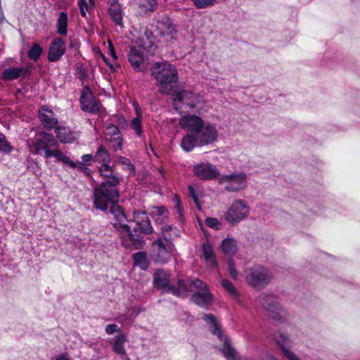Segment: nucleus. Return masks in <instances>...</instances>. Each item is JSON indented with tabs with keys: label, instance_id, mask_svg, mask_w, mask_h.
<instances>
[{
	"label": "nucleus",
	"instance_id": "nucleus-1",
	"mask_svg": "<svg viewBox=\"0 0 360 360\" xmlns=\"http://www.w3.org/2000/svg\"><path fill=\"white\" fill-rule=\"evenodd\" d=\"M98 171L103 181L94 188L93 203L96 210L105 212L109 207V202L119 200L118 186L121 177L114 166L110 165H101Z\"/></svg>",
	"mask_w": 360,
	"mask_h": 360
},
{
	"label": "nucleus",
	"instance_id": "nucleus-2",
	"mask_svg": "<svg viewBox=\"0 0 360 360\" xmlns=\"http://www.w3.org/2000/svg\"><path fill=\"white\" fill-rule=\"evenodd\" d=\"M152 75L160 82V91L165 94H172L174 103L183 102L192 95L191 91H179L176 86L178 82V72L176 67L167 62H155L150 68ZM174 109L179 108L174 103Z\"/></svg>",
	"mask_w": 360,
	"mask_h": 360
},
{
	"label": "nucleus",
	"instance_id": "nucleus-3",
	"mask_svg": "<svg viewBox=\"0 0 360 360\" xmlns=\"http://www.w3.org/2000/svg\"><path fill=\"white\" fill-rule=\"evenodd\" d=\"M118 201L109 202L110 212L113 216L115 222H111L113 228L118 232L121 243L126 249L141 250L146 244L143 236L133 235L131 233V226L127 222H130L121 206L117 205Z\"/></svg>",
	"mask_w": 360,
	"mask_h": 360
},
{
	"label": "nucleus",
	"instance_id": "nucleus-4",
	"mask_svg": "<svg viewBox=\"0 0 360 360\" xmlns=\"http://www.w3.org/2000/svg\"><path fill=\"white\" fill-rule=\"evenodd\" d=\"M171 274L169 271L158 269L153 274V283L154 287L163 292L169 293L175 297L185 298L191 290L186 281L178 278L175 283L171 284Z\"/></svg>",
	"mask_w": 360,
	"mask_h": 360
},
{
	"label": "nucleus",
	"instance_id": "nucleus-5",
	"mask_svg": "<svg viewBox=\"0 0 360 360\" xmlns=\"http://www.w3.org/2000/svg\"><path fill=\"white\" fill-rule=\"evenodd\" d=\"M218 131L214 125L207 122L195 134H187L181 142V147L185 152H191L195 147H202L217 141Z\"/></svg>",
	"mask_w": 360,
	"mask_h": 360
},
{
	"label": "nucleus",
	"instance_id": "nucleus-6",
	"mask_svg": "<svg viewBox=\"0 0 360 360\" xmlns=\"http://www.w3.org/2000/svg\"><path fill=\"white\" fill-rule=\"evenodd\" d=\"M39 136L41 138L33 146L35 153L41 155L44 152L45 158L54 157L57 160L67 165L69 158L57 149L58 143L53 135L46 131H39Z\"/></svg>",
	"mask_w": 360,
	"mask_h": 360
},
{
	"label": "nucleus",
	"instance_id": "nucleus-7",
	"mask_svg": "<svg viewBox=\"0 0 360 360\" xmlns=\"http://www.w3.org/2000/svg\"><path fill=\"white\" fill-rule=\"evenodd\" d=\"M259 302L266 311L267 316L277 323H283L288 319V314L285 309L279 304L277 297L271 294H262Z\"/></svg>",
	"mask_w": 360,
	"mask_h": 360
},
{
	"label": "nucleus",
	"instance_id": "nucleus-8",
	"mask_svg": "<svg viewBox=\"0 0 360 360\" xmlns=\"http://www.w3.org/2000/svg\"><path fill=\"white\" fill-rule=\"evenodd\" d=\"M203 320L209 325L210 331L218 339L224 342L221 348L225 358L227 360H239L237 352L231 346L230 340L224 335L219 324L217 323L216 317L212 314H205L203 316Z\"/></svg>",
	"mask_w": 360,
	"mask_h": 360
},
{
	"label": "nucleus",
	"instance_id": "nucleus-9",
	"mask_svg": "<svg viewBox=\"0 0 360 360\" xmlns=\"http://www.w3.org/2000/svg\"><path fill=\"white\" fill-rule=\"evenodd\" d=\"M187 283L191 290L190 292L193 291V288L198 290L192 295L191 301L201 308L207 309L214 301V296L207 284L199 278L190 279Z\"/></svg>",
	"mask_w": 360,
	"mask_h": 360
},
{
	"label": "nucleus",
	"instance_id": "nucleus-10",
	"mask_svg": "<svg viewBox=\"0 0 360 360\" xmlns=\"http://www.w3.org/2000/svg\"><path fill=\"white\" fill-rule=\"evenodd\" d=\"M272 275L262 265H254L249 269L246 276L248 283L254 288L263 289L271 282Z\"/></svg>",
	"mask_w": 360,
	"mask_h": 360
},
{
	"label": "nucleus",
	"instance_id": "nucleus-11",
	"mask_svg": "<svg viewBox=\"0 0 360 360\" xmlns=\"http://www.w3.org/2000/svg\"><path fill=\"white\" fill-rule=\"evenodd\" d=\"M250 213V207L244 200L234 201L226 212L225 219L235 225L247 218Z\"/></svg>",
	"mask_w": 360,
	"mask_h": 360
},
{
	"label": "nucleus",
	"instance_id": "nucleus-12",
	"mask_svg": "<svg viewBox=\"0 0 360 360\" xmlns=\"http://www.w3.org/2000/svg\"><path fill=\"white\" fill-rule=\"evenodd\" d=\"M247 174L244 172L233 173L219 176V184H226L224 189L229 192L236 193L247 186Z\"/></svg>",
	"mask_w": 360,
	"mask_h": 360
},
{
	"label": "nucleus",
	"instance_id": "nucleus-13",
	"mask_svg": "<svg viewBox=\"0 0 360 360\" xmlns=\"http://www.w3.org/2000/svg\"><path fill=\"white\" fill-rule=\"evenodd\" d=\"M133 218L136 224L133 229H131V233L133 235L143 236L142 234L149 235L153 232V228L146 212L135 210Z\"/></svg>",
	"mask_w": 360,
	"mask_h": 360
},
{
	"label": "nucleus",
	"instance_id": "nucleus-14",
	"mask_svg": "<svg viewBox=\"0 0 360 360\" xmlns=\"http://www.w3.org/2000/svg\"><path fill=\"white\" fill-rule=\"evenodd\" d=\"M173 245L166 246L162 239L155 240L151 247L150 257L156 264H164L171 259V250Z\"/></svg>",
	"mask_w": 360,
	"mask_h": 360
},
{
	"label": "nucleus",
	"instance_id": "nucleus-15",
	"mask_svg": "<svg viewBox=\"0 0 360 360\" xmlns=\"http://www.w3.org/2000/svg\"><path fill=\"white\" fill-rule=\"evenodd\" d=\"M127 59L136 72H144L148 69L149 61L140 49L130 46L127 53Z\"/></svg>",
	"mask_w": 360,
	"mask_h": 360
},
{
	"label": "nucleus",
	"instance_id": "nucleus-16",
	"mask_svg": "<svg viewBox=\"0 0 360 360\" xmlns=\"http://www.w3.org/2000/svg\"><path fill=\"white\" fill-rule=\"evenodd\" d=\"M195 175L201 180H212L220 175L215 165L210 162L197 164L193 167Z\"/></svg>",
	"mask_w": 360,
	"mask_h": 360
},
{
	"label": "nucleus",
	"instance_id": "nucleus-17",
	"mask_svg": "<svg viewBox=\"0 0 360 360\" xmlns=\"http://www.w3.org/2000/svg\"><path fill=\"white\" fill-rule=\"evenodd\" d=\"M179 124L183 129H186L190 132L189 134H195L206 123L197 115H187L180 119Z\"/></svg>",
	"mask_w": 360,
	"mask_h": 360
},
{
	"label": "nucleus",
	"instance_id": "nucleus-18",
	"mask_svg": "<svg viewBox=\"0 0 360 360\" xmlns=\"http://www.w3.org/2000/svg\"><path fill=\"white\" fill-rule=\"evenodd\" d=\"M39 118L46 130L55 129L58 123L53 111L46 105H43L39 110Z\"/></svg>",
	"mask_w": 360,
	"mask_h": 360
},
{
	"label": "nucleus",
	"instance_id": "nucleus-19",
	"mask_svg": "<svg viewBox=\"0 0 360 360\" xmlns=\"http://www.w3.org/2000/svg\"><path fill=\"white\" fill-rule=\"evenodd\" d=\"M65 41L60 37H56L51 42L48 51V59L50 62L58 61L65 53Z\"/></svg>",
	"mask_w": 360,
	"mask_h": 360
},
{
	"label": "nucleus",
	"instance_id": "nucleus-20",
	"mask_svg": "<svg viewBox=\"0 0 360 360\" xmlns=\"http://www.w3.org/2000/svg\"><path fill=\"white\" fill-rule=\"evenodd\" d=\"M55 133L57 139L62 143H72L75 140V132L69 127L58 126L55 128Z\"/></svg>",
	"mask_w": 360,
	"mask_h": 360
},
{
	"label": "nucleus",
	"instance_id": "nucleus-21",
	"mask_svg": "<svg viewBox=\"0 0 360 360\" xmlns=\"http://www.w3.org/2000/svg\"><path fill=\"white\" fill-rule=\"evenodd\" d=\"M79 102L81 108L84 112H89L94 114H98L100 112L101 105L94 96L79 101Z\"/></svg>",
	"mask_w": 360,
	"mask_h": 360
},
{
	"label": "nucleus",
	"instance_id": "nucleus-22",
	"mask_svg": "<svg viewBox=\"0 0 360 360\" xmlns=\"http://www.w3.org/2000/svg\"><path fill=\"white\" fill-rule=\"evenodd\" d=\"M105 134L113 137L117 141V146H113L115 150H120L122 146V138L117 126L114 124H108L105 129Z\"/></svg>",
	"mask_w": 360,
	"mask_h": 360
},
{
	"label": "nucleus",
	"instance_id": "nucleus-23",
	"mask_svg": "<svg viewBox=\"0 0 360 360\" xmlns=\"http://www.w3.org/2000/svg\"><path fill=\"white\" fill-rule=\"evenodd\" d=\"M162 235L166 241L172 242L176 238L180 236L179 229L169 224H165L161 228Z\"/></svg>",
	"mask_w": 360,
	"mask_h": 360
},
{
	"label": "nucleus",
	"instance_id": "nucleus-24",
	"mask_svg": "<svg viewBox=\"0 0 360 360\" xmlns=\"http://www.w3.org/2000/svg\"><path fill=\"white\" fill-rule=\"evenodd\" d=\"M148 214L156 223L162 224L168 217L169 212L165 207L160 206L153 208Z\"/></svg>",
	"mask_w": 360,
	"mask_h": 360
},
{
	"label": "nucleus",
	"instance_id": "nucleus-25",
	"mask_svg": "<svg viewBox=\"0 0 360 360\" xmlns=\"http://www.w3.org/2000/svg\"><path fill=\"white\" fill-rule=\"evenodd\" d=\"M202 255L206 261H210L212 267H217V262L214 256L212 245L209 241L202 244Z\"/></svg>",
	"mask_w": 360,
	"mask_h": 360
},
{
	"label": "nucleus",
	"instance_id": "nucleus-26",
	"mask_svg": "<svg viewBox=\"0 0 360 360\" xmlns=\"http://www.w3.org/2000/svg\"><path fill=\"white\" fill-rule=\"evenodd\" d=\"M126 342V338L123 334L117 335L112 345V350L117 355L120 356L122 359L126 356V351L124 345Z\"/></svg>",
	"mask_w": 360,
	"mask_h": 360
},
{
	"label": "nucleus",
	"instance_id": "nucleus-27",
	"mask_svg": "<svg viewBox=\"0 0 360 360\" xmlns=\"http://www.w3.org/2000/svg\"><path fill=\"white\" fill-rule=\"evenodd\" d=\"M26 70L23 68H8L2 72V77L6 80H13L25 74Z\"/></svg>",
	"mask_w": 360,
	"mask_h": 360
},
{
	"label": "nucleus",
	"instance_id": "nucleus-28",
	"mask_svg": "<svg viewBox=\"0 0 360 360\" xmlns=\"http://www.w3.org/2000/svg\"><path fill=\"white\" fill-rule=\"evenodd\" d=\"M94 160L95 162H101V165H109V163L111 161L110 155L108 153V151L106 150V148L103 146L101 145L94 156Z\"/></svg>",
	"mask_w": 360,
	"mask_h": 360
},
{
	"label": "nucleus",
	"instance_id": "nucleus-29",
	"mask_svg": "<svg viewBox=\"0 0 360 360\" xmlns=\"http://www.w3.org/2000/svg\"><path fill=\"white\" fill-rule=\"evenodd\" d=\"M134 264L138 266L141 270L146 271L148 268L149 263L147 255L145 252H137L132 256Z\"/></svg>",
	"mask_w": 360,
	"mask_h": 360
},
{
	"label": "nucleus",
	"instance_id": "nucleus-30",
	"mask_svg": "<svg viewBox=\"0 0 360 360\" xmlns=\"http://www.w3.org/2000/svg\"><path fill=\"white\" fill-rule=\"evenodd\" d=\"M221 248L226 254L235 255L238 250L237 242L234 238H227L221 242Z\"/></svg>",
	"mask_w": 360,
	"mask_h": 360
},
{
	"label": "nucleus",
	"instance_id": "nucleus-31",
	"mask_svg": "<svg viewBox=\"0 0 360 360\" xmlns=\"http://www.w3.org/2000/svg\"><path fill=\"white\" fill-rule=\"evenodd\" d=\"M56 28L58 34L65 35L68 32V15L66 13L61 11L59 13L56 22Z\"/></svg>",
	"mask_w": 360,
	"mask_h": 360
},
{
	"label": "nucleus",
	"instance_id": "nucleus-32",
	"mask_svg": "<svg viewBox=\"0 0 360 360\" xmlns=\"http://www.w3.org/2000/svg\"><path fill=\"white\" fill-rule=\"evenodd\" d=\"M108 12L112 20L115 22L116 25L120 26L123 25V18L122 11L119 6H115L110 8Z\"/></svg>",
	"mask_w": 360,
	"mask_h": 360
},
{
	"label": "nucleus",
	"instance_id": "nucleus-33",
	"mask_svg": "<svg viewBox=\"0 0 360 360\" xmlns=\"http://www.w3.org/2000/svg\"><path fill=\"white\" fill-rule=\"evenodd\" d=\"M14 150L6 136L0 132V153L9 155Z\"/></svg>",
	"mask_w": 360,
	"mask_h": 360
},
{
	"label": "nucleus",
	"instance_id": "nucleus-34",
	"mask_svg": "<svg viewBox=\"0 0 360 360\" xmlns=\"http://www.w3.org/2000/svg\"><path fill=\"white\" fill-rule=\"evenodd\" d=\"M42 52L41 47L37 43H34L29 50L27 56L30 59L37 61L40 58Z\"/></svg>",
	"mask_w": 360,
	"mask_h": 360
},
{
	"label": "nucleus",
	"instance_id": "nucleus-35",
	"mask_svg": "<svg viewBox=\"0 0 360 360\" xmlns=\"http://www.w3.org/2000/svg\"><path fill=\"white\" fill-rule=\"evenodd\" d=\"M162 25L163 27L165 29V32H167V34L173 37V35L176 33L175 26L170 18L167 17L164 18L162 19Z\"/></svg>",
	"mask_w": 360,
	"mask_h": 360
},
{
	"label": "nucleus",
	"instance_id": "nucleus-36",
	"mask_svg": "<svg viewBox=\"0 0 360 360\" xmlns=\"http://www.w3.org/2000/svg\"><path fill=\"white\" fill-rule=\"evenodd\" d=\"M139 5L146 11H153L158 6L157 0H139Z\"/></svg>",
	"mask_w": 360,
	"mask_h": 360
},
{
	"label": "nucleus",
	"instance_id": "nucleus-37",
	"mask_svg": "<svg viewBox=\"0 0 360 360\" xmlns=\"http://www.w3.org/2000/svg\"><path fill=\"white\" fill-rule=\"evenodd\" d=\"M117 162L120 165L125 166L126 169L130 174H134L135 172V167L129 158L124 156H118Z\"/></svg>",
	"mask_w": 360,
	"mask_h": 360
},
{
	"label": "nucleus",
	"instance_id": "nucleus-38",
	"mask_svg": "<svg viewBox=\"0 0 360 360\" xmlns=\"http://www.w3.org/2000/svg\"><path fill=\"white\" fill-rule=\"evenodd\" d=\"M205 222L207 226L214 230L219 231L221 229V224L217 218L207 217L205 218Z\"/></svg>",
	"mask_w": 360,
	"mask_h": 360
},
{
	"label": "nucleus",
	"instance_id": "nucleus-39",
	"mask_svg": "<svg viewBox=\"0 0 360 360\" xmlns=\"http://www.w3.org/2000/svg\"><path fill=\"white\" fill-rule=\"evenodd\" d=\"M227 266L231 277L233 279L236 280L238 278V274L236 269V263L233 259L229 258L228 259Z\"/></svg>",
	"mask_w": 360,
	"mask_h": 360
},
{
	"label": "nucleus",
	"instance_id": "nucleus-40",
	"mask_svg": "<svg viewBox=\"0 0 360 360\" xmlns=\"http://www.w3.org/2000/svg\"><path fill=\"white\" fill-rule=\"evenodd\" d=\"M221 285L223 288L226 289L227 292H229V293H230L232 296L236 297L238 295L237 290H236L232 283L229 280H222Z\"/></svg>",
	"mask_w": 360,
	"mask_h": 360
},
{
	"label": "nucleus",
	"instance_id": "nucleus-41",
	"mask_svg": "<svg viewBox=\"0 0 360 360\" xmlns=\"http://www.w3.org/2000/svg\"><path fill=\"white\" fill-rule=\"evenodd\" d=\"M193 1L198 8L208 7L214 3V0H193Z\"/></svg>",
	"mask_w": 360,
	"mask_h": 360
},
{
	"label": "nucleus",
	"instance_id": "nucleus-42",
	"mask_svg": "<svg viewBox=\"0 0 360 360\" xmlns=\"http://www.w3.org/2000/svg\"><path fill=\"white\" fill-rule=\"evenodd\" d=\"M188 191L189 196L193 199V200L194 201L195 204L197 206V208L200 210L201 209V207L199 204L198 197L195 193V188L191 185H189L188 186Z\"/></svg>",
	"mask_w": 360,
	"mask_h": 360
},
{
	"label": "nucleus",
	"instance_id": "nucleus-43",
	"mask_svg": "<svg viewBox=\"0 0 360 360\" xmlns=\"http://www.w3.org/2000/svg\"><path fill=\"white\" fill-rule=\"evenodd\" d=\"M67 165H68L72 168H77L81 171H84L85 169H88L86 167H85L84 162L80 161L73 162L70 158Z\"/></svg>",
	"mask_w": 360,
	"mask_h": 360
},
{
	"label": "nucleus",
	"instance_id": "nucleus-44",
	"mask_svg": "<svg viewBox=\"0 0 360 360\" xmlns=\"http://www.w3.org/2000/svg\"><path fill=\"white\" fill-rule=\"evenodd\" d=\"M174 200H175V202H176L175 209H176L177 213L179 214V219L181 221H183L184 220L183 207H182V205H181V200H180V198L178 196H175Z\"/></svg>",
	"mask_w": 360,
	"mask_h": 360
},
{
	"label": "nucleus",
	"instance_id": "nucleus-45",
	"mask_svg": "<svg viewBox=\"0 0 360 360\" xmlns=\"http://www.w3.org/2000/svg\"><path fill=\"white\" fill-rule=\"evenodd\" d=\"M131 127L136 131L138 135H140L141 132V118L138 117L133 118Z\"/></svg>",
	"mask_w": 360,
	"mask_h": 360
},
{
	"label": "nucleus",
	"instance_id": "nucleus-46",
	"mask_svg": "<svg viewBox=\"0 0 360 360\" xmlns=\"http://www.w3.org/2000/svg\"><path fill=\"white\" fill-rule=\"evenodd\" d=\"M93 97V94L89 86H85L81 93L79 101L87 99V98Z\"/></svg>",
	"mask_w": 360,
	"mask_h": 360
},
{
	"label": "nucleus",
	"instance_id": "nucleus-47",
	"mask_svg": "<svg viewBox=\"0 0 360 360\" xmlns=\"http://www.w3.org/2000/svg\"><path fill=\"white\" fill-rule=\"evenodd\" d=\"M120 330V327L115 323L107 325L105 329V333L108 335H112L115 333H117Z\"/></svg>",
	"mask_w": 360,
	"mask_h": 360
},
{
	"label": "nucleus",
	"instance_id": "nucleus-48",
	"mask_svg": "<svg viewBox=\"0 0 360 360\" xmlns=\"http://www.w3.org/2000/svg\"><path fill=\"white\" fill-rule=\"evenodd\" d=\"M114 122L120 127H124L127 124V121L122 115H114Z\"/></svg>",
	"mask_w": 360,
	"mask_h": 360
},
{
	"label": "nucleus",
	"instance_id": "nucleus-49",
	"mask_svg": "<svg viewBox=\"0 0 360 360\" xmlns=\"http://www.w3.org/2000/svg\"><path fill=\"white\" fill-rule=\"evenodd\" d=\"M82 160L86 167L91 165V161L94 160V157L91 154H85L82 155Z\"/></svg>",
	"mask_w": 360,
	"mask_h": 360
},
{
	"label": "nucleus",
	"instance_id": "nucleus-50",
	"mask_svg": "<svg viewBox=\"0 0 360 360\" xmlns=\"http://www.w3.org/2000/svg\"><path fill=\"white\" fill-rule=\"evenodd\" d=\"M108 46H109V51H110V53L111 57L112 58H114L115 60H117V54H116V51H115V49L114 48V46H113L112 43L110 41H108Z\"/></svg>",
	"mask_w": 360,
	"mask_h": 360
},
{
	"label": "nucleus",
	"instance_id": "nucleus-51",
	"mask_svg": "<svg viewBox=\"0 0 360 360\" xmlns=\"http://www.w3.org/2000/svg\"><path fill=\"white\" fill-rule=\"evenodd\" d=\"M79 7L82 6L83 8H86V10L89 9L88 4L86 0H79L78 1Z\"/></svg>",
	"mask_w": 360,
	"mask_h": 360
},
{
	"label": "nucleus",
	"instance_id": "nucleus-52",
	"mask_svg": "<svg viewBox=\"0 0 360 360\" xmlns=\"http://www.w3.org/2000/svg\"><path fill=\"white\" fill-rule=\"evenodd\" d=\"M56 360H70L68 355L65 354H60L58 355L56 358Z\"/></svg>",
	"mask_w": 360,
	"mask_h": 360
},
{
	"label": "nucleus",
	"instance_id": "nucleus-53",
	"mask_svg": "<svg viewBox=\"0 0 360 360\" xmlns=\"http://www.w3.org/2000/svg\"><path fill=\"white\" fill-rule=\"evenodd\" d=\"M103 59L105 61V63H106V65H108L110 67V69L113 68L112 65L111 63H110V62H109L110 60L108 58H107L104 56H103Z\"/></svg>",
	"mask_w": 360,
	"mask_h": 360
},
{
	"label": "nucleus",
	"instance_id": "nucleus-54",
	"mask_svg": "<svg viewBox=\"0 0 360 360\" xmlns=\"http://www.w3.org/2000/svg\"><path fill=\"white\" fill-rule=\"evenodd\" d=\"M79 10H80L81 15H82L83 17H86V11H87V10L86 9V8H83V7L81 6H80V8H79Z\"/></svg>",
	"mask_w": 360,
	"mask_h": 360
},
{
	"label": "nucleus",
	"instance_id": "nucleus-55",
	"mask_svg": "<svg viewBox=\"0 0 360 360\" xmlns=\"http://www.w3.org/2000/svg\"><path fill=\"white\" fill-rule=\"evenodd\" d=\"M4 20V15L2 11V8L0 6V23H1Z\"/></svg>",
	"mask_w": 360,
	"mask_h": 360
},
{
	"label": "nucleus",
	"instance_id": "nucleus-56",
	"mask_svg": "<svg viewBox=\"0 0 360 360\" xmlns=\"http://www.w3.org/2000/svg\"><path fill=\"white\" fill-rule=\"evenodd\" d=\"M158 172L160 174V175L162 176V177L164 178L165 177V173H164L163 169H161V168H159L158 169Z\"/></svg>",
	"mask_w": 360,
	"mask_h": 360
},
{
	"label": "nucleus",
	"instance_id": "nucleus-57",
	"mask_svg": "<svg viewBox=\"0 0 360 360\" xmlns=\"http://www.w3.org/2000/svg\"><path fill=\"white\" fill-rule=\"evenodd\" d=\"M266 360H278V359L273 356H269L266 357Z\"/></svg>",
	"mask_w": 360,
	"mask_h": 360
},
{
	"label": "nucleus",
	"instance_id": "nucleus-58",
	"mask_svg": "<svg viewBox=\"0 0 360 360\" xmlns=\"http://www.w3.org/2000/svg\"><path fill=\"white\" fill-rule=\"evenodd\" d=\"M150 48H151L153 52L157 49V46L153 44H152Z\"/></svg>",
	"mask_w": 360,
	"mask_h": 360
},
{
	"label": "nucleus",
	"instance_id": "nucleus-59",
	"mask_svg": "<svg viewBox=\"0 0 360 360\" xmlns=\"http://www.w3.org/2000/svg\"><path fill=\"white\" fill-rule=\"evenodd\" d=\"M89 4L91 5V6H93L94 4V0H89Z\"/></svg>",
	"mask_w": 360,
	"mask_h": 360
},
{
	"label": "nucleus",
	"instance_id": "nucleus-60",
	"mask_svg": "<svg viewBox=\"0 0 360 360\" xmlns=\"http://www.w3.org/2000/svg\"><path fill=\"white\" fill-rule=\"evenodd\" d=\"M122 360H130V359L129 357L127 356V357L124 358V359H122Z\"/></svg>",
	"mask_w": 360,
	"mask_h": 360
},
{
	"label": "nucleus",
	"instance_id": "nucleus-61",
	"mask_svg": "<svg viewBox=\"0 0 360 360\" xmlns=\"http://www.w3.org/2000/svg\"><path fill=\"white\" fill-rule=\"evenodd\" d=\"M70 48H72V47H73V44H71L70 45Z\"/></svg>",
	"mask_w": 360,
	"mask_h": 360
}]
</instances>
